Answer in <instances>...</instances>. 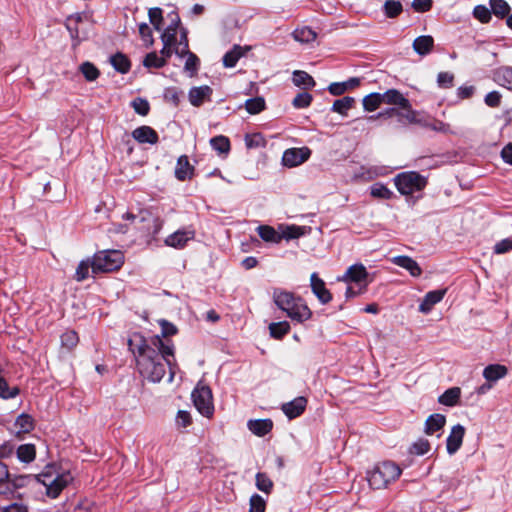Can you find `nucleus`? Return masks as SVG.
<instances>
[{
    "label": "nucleus",
    "mask_w": 512,
    "mask_h": 512,
    "mask_svg": "<svg viewBox=\"0 0 512 512\" xmlns=\"http://www.w3.org/2000/svg\"><path fill=\"white\" fill-rule=\"evenodd\" d=\"M128 346L134 354L139 373L153 383L162 380L169 367L168 382L174 380L178 368L174 358V345L170 340H162L160 336H153L145 340L141 336L129 339Z\"/></svg>",
    "instance_id": "nucleus-1"
},
{
    "label": "nucleus",
    "mask_w": 512,
    "mask_h": 512,
    "mask_svg": "<svg viewBox=\"0 0 512 512\" xmlns=\"http://www.w3.org/2000/svg\"><path fill=\"white\" fill-rule=\"evenodd\" d=\"M272 299L274 304L285 312L293 322L303 323L312 317V311L307 304L289 291L274 288Z\"/></svg>",
    "instance_id": "nucleus-2"
},
{
    "label": "nucleus",
    "mask_w": 512,
    "mask_h": 512,
    "mask_svg": "<svg viewBox=\"0 0 512 512\" xmlns=\"http://www.w3.org/2000/svg\"><path fill=\"white\" fill-rule=\"evenodd\" d=\"M37 480L45 487L46 495L51 499H56L73 481V476L70 471L60 470L55 465H48L37 476Z\"/></svg>",
    "instance_id": "nucleus-3"
},
{
    "label": "nucleus",
    "mask_w": 512,
    "mask_h": 512,
    "mask_svg": "<svg viewBox=\"0 0 512 512\" xmlns=\"http://www.w3.org/2000/svg\"><path fill=\"white\" fill-rule=\"evenodd\" d=\"M402 474V469L392 461H383L368 472L367 479L373 489H384L396 481Z\"/></svg>",
    "instance_id": "nucleus-4"
},
{
    "label": "nucleus",
    "mask_w": 512,
    "mask_h": 512,
    "mask_svg": "<svg viewBox=\"0 0 512 512\" xmlns=\"http://www.w3.org/2000/svg\"><path fill=\"white\" fill-rule=\"evenodd\" d=\"M124 263V256L119 250H103L95 253L91 261L92 273H107L119 269Z\"/></svg>",
    "instance_id": "nucleus-5"
},
{
    "label": "nucleus",
    "mask_w": 512,
    "mask_h": 512,
    "mask_svg": "<svg viewBox=\"0 0 512 512\" xmlns=\"http://www.w3.org/2000/svg\"><path fill=\"white\" fill-rule=\"evenodd\" d=\"M393 181L399 193L405 196L421 191L427 185L426 177L416 171L402 172Z\"/></svg>",
    "instance_id": "nucleus-6"
},
{
    "label": "nucleus",
    "mask_w": 512,
    "mask_h": 512,
    "mask_svg": "<svg viewBox=\"0 0 512 512\" xmlns=\"http://www.w3.org/2000/svg\"><path fill=\"white\" fill-rule=\"evenodd\" d=\"M187 35H188L187 30L185 28H181L179 43L175 47L174 51L178 57H180V58L186 57L184 70H185V72L189 73V75L192 77L197 73V71L199 69L200 61H199V58L189 50V43H188Z\"/></svg>",
    "instance_id": "nucleus-7"
},
{
    "label": "nucleus",
    "mask_w": 512,
    "mask_h": 512,
    "mask_svg": "<svg viewBox=\"0 0 512 512\" xmlns=\"http://www.w3.org/2000/svg\"><path fill=\"white\" fill-rule=\"evenodd\" d=\"M194 406L198 412L210 418L214 413L212 391L207 386L199 382L192 392Z\"/></svg>",
    "instance_id": "nucleus-8"
},
{
    "label": "nucleus",
    "mask_w": 512,
    "mask_h": 512,
    "mask_svg": "<svg viewBox=\"0 0 512 512\" xmlns=\"http://www.w3.org/2000/svg\"><path fill=\"white\" fill-rule=\"evenodd\" d=\"M311 155L308 147L289 148L284 151L282 156V164L285 167H297L306 162Z\"/></svg>",
    "instance_id": "nucleus-9"
},
{
    "label": "nucleus",
    "mask_w": 512,
    "mask_h": 512,
    "mask_svg": "<svg viewBox=\"0 0 512 512\" xmlns=\"http://www.w3.org/2000/svg\"><path fill=\"white\" fill-rule=\"evenodd\" d=\"M368 276L369 274L365 266L361 263H357L347 269L342 280L346 283H356L357 285L366 288L368 285Z\"/></svg>",
    "instance_id": "nucleus-10"
},
{
    "label": "nucleus",
    "mask_w": 512,
    "mask_h": 512,
    "mask_svg": "<svg viewBox=\"0 0 512 512\" xmlns=\"http://www.w3.org/2000/svg\"><path fill=\"white\" fill-rule=\"evenodd\" d=\"M0 496L14 499L18 496L16 484L10 480L8 467L0 461Z\"/></svg>",
    "instance_id": "nucleus-11"
},
{
    "label": "nucleus",
    "mask_w": 512,
    "mask_h": 512,
    "mask_svg": "<svg viewBox=\"0 0 512 512\" xmlns=\"http://www.w3.org/2000/svg\"><path fill=\"white\" fill-rule=\"evenodd\" d=\"M465 428L461 424L454 425L446 439V449L449 455H454L462 446Z\"/></svg>",
    "instance_id": "nucleus-12"
},
{
    "label": "nucleus",
    "mask_w": 512,
    "mask_h": 512,
    "mask_svg": "<svg viewBox=\"0 0 512 512\" xmlns=\"http://www.w3.org/2000/svg\"><path fill=\"white\" fill-rule=\"evenodd\" d=\"M213 90L208 85L192 87L188 93V99L192 106L200 107L205 102L211 101Z\"/></svg>",
    "instance_id": "nucleus-13"
},
{
    "label": "nucleus",
    "mask_w": 512,
    "mask_h": 512,
    "mask_svg": "<svg viewBox=\"0 0 512 512\" xmlns=\"http://www.w3.org/2000/svg\"><path fill=\"white\" fill-rule=\"evenodd\" d=\"M133 139L140 144H157L159 141L158 133L150 126L143 125L134 129L131 133Z\"/></svg>",
    "instance_id": "nucleus-14"
},
{
    "label": "nucleus",
    "mask_w": 512,
    "mask_h": 512,
    "mask_svg": "<svg viewBox=\"0 0 512 512\" xmlns=\"http://www.w3.org/2000/svg\"><path fill=\"white\" fill-rule=\"evenodd\" d=\"M194 237L195 233L193 230H177L165 239V244L176 249H182Z\"/></svg>",
    "instance_id": "nucleus-15"
},
{
    "label": "nucleus",
    "mask_w": 512,
    "mask_h": 512,
    "mask_svg": "<svg viewBox=\"0 0 512 512\" xmlns=\"http://www.w3.org/2000/svg\"><path fill=\"white\" fill-rule=\"evenodd\" d=\"M306 405L307 399L303 396H299L290 402L284 403L282 405V411L289 419H294L305 411Z\"/></svg>",
    "instance_id": "nucleus-16"
},
{
    "label": "nucleus",
    "mask_w": 512,
    "mask_h": 512,
    "mask_svg": "<svg viewBox=\"0 0 512 512\" xmlns=\"http://www.w3.org/2000/svg\"><path fill=\"white\" fill-rule=\"evenodd\" d=\"M447 289L433 290L426 293L419 305V311L428 314L433 307L439 303L445 296Z\"/></svg>",
    "instance_id": "nucleus-17"
},
{
    "label": "nucleus",
    "mask_w": 512,
    "mask_h": 512,
    "mask_svg": "<svg viewBox=\"0 0 512 512\" xmlns=\"http://www.w3.org/2000/svg\"><path fill=\"white\" fill-rule=\"evenodd\" d=\"M311 289L322 304H327L332 300V295L325 287V283L320 279L317 273L311 275Z\"/></svg>",
    "instance_id": "nucleus-18"
},
{
    "label": "nucleus",
    "mask_w": 512,
    "mask_h": 512,
    "mask_svg": "<svg viewBox=\"0 0 512 512\" xmlns=\"http://www.w3.org/2000/svg\"><path fill=\"white\" fill-rule=\"evenodd\" d=\"M508 374V368L502 364H489L483 369L482 375L487 382L493 385Z\"/></svg>",
    "instance_id": "nucleus-19"
},
{
    "label": "nucleus",
    "mask_w": 512,
    "mask_h": 512,
    "mask_svg": "<svg viewBox=\"0 0 512 512\" xmlns=\"http://www.w3.org/2000/svg\"><path fill=\"white\" fill-rule=\"evenodd\" d=\"M391 262L407 270L413 277H419L422 274V269L419 264L409 256H395L391 259Z\"/></svg>",
    "instance_id": "nucleus-20"
},
{
    "label": "nucleus",
    "mask_w": 512,
    "mask_h": 512,
    "mask_svg": "<svg viewBox=\"0 0 512 512\" xmlns=\"http://www.w3.org/2000/svg\"><path fill=\"white\" fill-rule=\"evenodd\" d=\"M193 172L194 168L191 166L188 157L186 155L180 156L175 168V177L179 181H185L187 179H191Z\"/></svg>",
    "instance_id": "nucleus-21"
},
{
    "label": "nucleus",
    "mask_w": 512,
    "mask_h": 512,
    "mask_svg": "<svg viewBox=\"0 0 512 512\" xmlns=\"http://www.w3.org/2000/svg\"><path fill=\"white\" fill-rule=\"evenodd\" d=\"M179 26L180 18L176 15L171 24L168 25V27L164 29L163 33L161 34L162 43H169V45H172L175 48L179 43V40H177V32Z\"/></svg>",
    "instance_id": "nucleus-22"
},
{
    "label": "nucleus",
    "mask_w": 512,
    "mask_h": 512,
    "mask_svg": "<svg viewBox=\"0 0 512 512\" xmlns=\"http://www.w3.org/2000/svg\"><path fill=\"white\" fill-rule=\"evenodd\" d=\"M446 424V417L442 414L435 413L430 415L425 422V433L427 435H434L441 431Z\"/></svg>",
    "instance_id": "nucleus-23"
},
{
    "label": "nucleus",
    "mask_w": 512,
    "mask_h": 512,
    "mask_svg": "<svg viewBox=\"0 0 512 512\" xmlns=\"http://www.w3.org/2000/svg\"><path fill=\"white\" fill-rule=\"evenodd\" d=\"M247 426L253 434L262 437L272 430L273 422L270 419L249 420Z\"/></svg>",
    "instance_id": "nucleus-24"
},
{
    "label": "nucleus",
    "mask_w": 512,
    "mask_h": 512,
    "mask_svg": "<svg viewBox=\"0 0 512 512\" xmlns=\"http://www.w3.org/2000/svg\"><path fill=\"white\" fill-rule=\"evenodd\" d=\"M248 50V47H241L240 45H235L230 51L225 53V55L223 56V65L226 68L235 67L238 60L241 57H243Z\"/></svg>",
    "instance_id": "nucleus-25"
},
{
    "label": "nucleus",
    "mask_w": 512,
    "mask_h": 512,
    "mask_svg": "<svg viewBox=\"0 0 512 512\" xmlns=\"http://www.w3.org/2000/svg\"><path fill=\"white\" fill-rule=\"evenodd\" d=\"M360 84V78L352 77L344 82H334L328 87L329 92L334 96H339L345 93L347 90L353 89Z\"/></svg>",
    "instance_id": "nucleus-26"
},
{
    "label": "nucleus",
    "mask_w": 512,
    "mask_h": 512,
    "mask_svg": "<svg viewBox=\"0 0 512 512\" xmlns=\"http://www.w3.org/2000/svg\"><path fill=\"white\" fill-rule=\"evenodd\" d=\"M383 103L389 105H396L399 107H407L408 99L396 89H389L384 93H381Z\"/></svg>",
    "instance_id": "nucleus-27"
},
{
    "label": "nucleus",
    "mask_w": 512,
    "mask_h": 512,
    "mask_svg": "<svg viewBox=\"0 0 512 512\" xmlns=\"http://www.w3.org/2000/svg\"><path fill=\"white\" fill-rule=\"evenodd\" d=\"M434 45V39L430 35H422L417 37L413 42V49L419 55H427L431 52Z\"/></svg>",
    "instance_id": "nucleus-28"
},
{
    "label": "nucleus",
    "mask_w": 512,
    "mask_h": 512,
    "mask_svg": "<svg viewBox=\"0 0 512 512\" xmlns=\"http://www.w3.org/2000/svg\"><path fill=\"white\" fill-rule=\"evenodd\" d=\"M460 397L461 389L459 387H451L439 396L438 402L448 407H454L458 404Z\"/></svg>",
    "instance_id": "nucleus-29"
},
{
    "label": "nucleus",
    "mask_w": 512,
    "mask_h": 512,
    "mask_svg": "<svg viewBox=\"0 0 512 512\" xmlns=\"http://www.w3.org/2000/svg\"><path fill=\"white\" fill-rule=\"evenodd\" d=\"M257 232L260 238L269 243H279L282 236L272 226L260 225L257 227Z\"/></svg>",
    "instance_id": "nucleus-30"
},
{
    "label": "nucleus",
    "mask_w": 512,
    "mask_h": 512,
    "mask_svg": "<svg viewBox=\"0 0 512 512\" xmlns=\"http://www.w3.org/2000/svg\"><path fill=\"white\" fill-rule=\"evenodd\" d=\"M292 37L299 43L308 44L315 41L317 34L309 27H301L292 32Z\"/></svg>",
    "instance_id": "nucleus-31"
},
{
    "label": "nucleus",
    "mask_w": 512,
    "mask_h": 512,
    "mask_svg": "<svg viewBox=\"0 0 512 512\" xmlns=\"http://www.w3.org/2000/svg\"><path fill=\"white\" fill-rule=\"evenodd\" d=\"M292 81L295 86L302 87L304 89L313 88L316 84L313 77L302 70H296L293 72Z\"/></svg>",
    "instance_id": "nucleus-32"
},
{
    "label": "nucleus",
    "mask_w": 512,
    "mask_h": 512,
    "mask_svg": "<svg viewBox=\"0 0 512 512\" xmlns=\"http://www.w3.org/2000/svg\"><path fill=\"white\" fill-rule=\"evenodd\" d=\"M495 81L512 91V67H503L495 72Z\"/></svg>",
    "instance_id": "nucleus-33"
},
{
    "label": "nucleus",
    "mask_w": 512,
    "mask_h": 512,
    "mask_svg": "<svg viewBox=\"0 0 512 512\" xmlns=\"http://www.w3.org/2000/svg\"><path fill=\"white\" fill-rule=\"evenodd\" d=\"M17 433H29L34 429L33 418L25 413L19 415L14 423Z\"/></svg>",
    "instance_id": "nucleus-34"
},
{
    "label": "nucleus",
    "mask_w": 512,
    "mask_h": 512,
    "mask_svg": "<svg viewBox=\"0 0 512 512\" xmlns=\"http://www.w3.org/2000/svg\"><path fill=\"white\" fill-rule=\"evenodd\" d=\"M282 239H296L305 235L307 228L298 225H284L280 226Z\"/></svg>",
    "instance_id": "nucleus-35"
},
{
    "label": "nucleus",
    "mask_w": 512,
    "mask_h": 512,
    "mask_svg": "<svg viewBox=\"0 0 512 512\" xmlns=\"http://www.w3.org/2000/svg\"><path fill=\"white\" fill-rule=\"evenodd\" d=\"M210 145L218 154L227 155L231 148L229 138L223 135H218L211 138Z\"/></svg>",
    "instance_id": "nucleus-36"
},
{
    "label": "nucleus",
    "mask_w": 512,
    "mask_h": 512,
    "mask_svg": "<svg viewBox=\"0 0 512 512\" xmlns=\"http://www.w3.org/2000/svg\"><path fill=\"white\" fill-rule=\"evenodd\" d=\"M110 62L114 69L122 74L127 73L131 67L129 59L122 53L111 56Z\"/></svg>",
    "instance_id": "nucleus-37"
},
{
    "label": "nucleus",
    "mask_w": 512,
    "mask_h": 512,
    "mask_svg": "<svg viewBox=\"0 0 512 512\" xmlns=\"http://www.w3.org/2000/svg\"><path fill=\"white\" fill-rule=\"evenodd\" d=\"M16 454L20 461L30 463L35 459L36 449L33 444H22L17 448Z\"/></svg>",
    "instance_id": "nucleus-38"
},
{
    "label": "nucleus",
    "mask_w": 512,
    "mask_h": 512,
    "mask_svg": "<svg viewBox=\"0 0 512 512\" xmlns=\"http://www.w3.org/2000/svg\"><path fill=\"white\" fill-rule=\"evenodd\" d=\"M290 331V324L287 321L273 322L269 325L271 337L282 339Z\"/></svg>",
    "instance_id": "nucleus-39"
},
{
    "label": "nucleus",
    "mask_w": 512,
    "mask_h": 512,
    "mask_svg": "<svg viewBox=\"0 0 512 512\" xmlns=\"http://www.w3.org/2000/svg\"><path fill=\"white\" fill-rule=\"evenodd\" d=\"M491 14L496 17L505 18L510 13V6L505 0H490Z\"/></svg>",
    "instance_id": "nucleus-40"
},
{
    "label": "nucleus",
    "mask_w": 512,
    "mask_h": 512,
    "mask_svg": "<svg viewBox=\"0 0 512 512\" xmlns=\"http://www.w3.org/2000/svg\"><path fill=\"white\" fill-rule=\"evenodd\" d=\"M363 108L365 111L373 112L383 104L381 93H371L363 98Z\"/></svg>",
    "instance_id": "nucleus-41"
},
{
    "label": "nucleus",
    "mask_w": 512,
    "mask_h": 512,
    "mask_svg": "<svg viewBox=\"0 0 512 512\" xmlns=\"http://www.w3.org/2000/svg\"><path fill=\"white\" fill-rule=\"evenodd\" d=\"M82 21V15L80 13L70 15L65 21V27L70 33L72 39L77 40L79 38L78 24Z\"/></svg>",
    "instance_id": "nucleus-42"
},
{
    "label": "nucleus",
    "mask_w": 512,
    "mask_h": 512,
    "mask_svg": "<svg viewBox=\"0 0 512 512\" xmlns=\"http://www.w3.org/2000/svg\"><path fill=\"white\" fill-rule=\"evenodd\" d=\"M355 103L353 97L345 96L341 99L334 101L332 105V111L337 112L341 115H346L347 111L350 110Z\"/></svg>",
    "instance_id": "nucleus-43"
},
{
    "label": "nucleus",
    "mask_w": 512,
    "mask_h": 512,
    "mask_svg": "<svg viewBox=\"0 0 512 512\" xmlns=\"http://www.w3.org/2000/svg\"><path fill=\"white\" fill-rule=\"evenodd\" d=\"M79 70L83 74L84 78L89 82L95 81L100 75L98 68L89 61L83 62L79 66Z\"/></svg>",
    "instance_id": "nucleus-44"
},
{
    "label": "nucleus",
    "mask_w": 512,
    "mask_h": 512,
    "mask_svg": "<svg viewBox=\"0 0 512 512\" xmlns=\"http://www.w3.org/2000/svg\"><path fill=\"white\" fill-rule=\"evenodd\" d=\"M401 110L398 109V121L402 123L403 119L407 121L409 124H414V121H418L416 119L418 112L417 110H414L411 106L410 101L408 100V106L407 107H400Z\"/></svg>",
    "instance_id": "nucleus-45"
},
{
    "label": "nucleus",
    "mask_w": 512,
    "mask_h": 512,
    "mask_svg": "<svg viewBox=\"0 0 512 512\" xmlns=\"http://www.w3.org/2000/svg\"><path fill=\"white\" fill-rule=\"evenodd\" d=\"M166 65L165 57H160L157 52H150L148 53L144 60H143V66L150 69V68H162Z\"/></svg>",
    "instance_id": "nucleus-46"
},
{
    "label": "nucleus",
    "mask_w": 512,
    "mask_h": 512,
    "mask_svg": "<svg viewBox=\"0 0 512 512\" xmlns=\"http://www.w3.org/2000/svg\"><path fill=\"white\" fill-rule=\"evenodd\" d=\"M370 194L374 198L379 199H391L393 196V192L382 183H375L370 187Z\"/></svg>",
    "instance_id": "nucleus-47"
},
{
    "label": "nucleus",
    "mask_w": 512,
    "mask_h": 512,
    "mask_svg": "<svg viewBox=\"0 0 512 512\" xmlns=\"http://www.w3.org/2000/svg\"><path fill=\"white\" fill-rule=\"evenodd\" d=\"M245 109L249 114H258L265 109V100L262 97L247 99Z\"/></svg>",
    "instance_id": "nucleus-48"
},
{
    "label": "nucleus",
    "mask_w": 512,
    "mask_h": 512,
    "mask_svg": "<svg viewBox=\"0 0 512 512\" xmlns=\"http://www.w3.org/2000/svg\"><path fill=\"white\" fill-rule=\"evenodd\" d=\"M79 342L78 334L74 330H67L61 335L62 347L72 350Z\"/></svg>",
    "instance_id": "nucleus-49"
},
{
    "label": "nucleus",
    "mask_w": 512,
    "mask_h": 512,
    "mask_svg": "<svg viewBox=\"0 0 512 512\" xmlns=\"http://www.w3.org/2000/svg\"><path fill=\"white\" fill-rule=\"evenodd\" d=\"M256 487L267 494H269L273 488V482L265 473L256 474Z\"/></svg>",
    "instance_id": "nucleus-50"
},
{
    "label": "nucleus",
    "mask_w": 512,
    "mask_h": 512,
    "mask_svg": "<svg viewBox=\"0 0 512 512\" xmlns=\"http://www.w3.org/2000/svg\"><path fill=\"white\" fill-rule=\"evenodd\" d=\"M402 4L399 1L387 0L384 4V12L388 18H395L402 12Z\"/></svg>",
    "instance_id": "nucleus-51"
},
{
    "label": "nucleus",
    "mask_w": 512,
    "mask_h": 512,
    "mask_svg": "<svg viewBox=\"0 0 512 512\" xmlns=\"http://www.w3.org/2000/svg\"><path fill=\"white\" fill-rule=\"evenodd\" d=\"M430 443L427 439L420 438L411 446L410 452L412 454L422 456L427 454L430 451Z\"/></svg>",
    "instance_id": "nucleus-52"
},
{
    "label": "nucleus",
    "mask_w": 512,
    "mask_h": 512,
    "mask_svg": "<svg viewBox=\"0 0 512 512\" xmlns=\"http://www.w3.org/2000/svg\"><path fill=\"white\" fill-rule=\"evenodd\" d=\"M131 106L133 107L134 111L141 116H146L150 111L149 102L141 97L135 98L131 102Z\"/></svg>",
    "instance_id": "nucleus-53"
},
{
    "label": "nucleus",
    "mask_w": 512,
    "mask_h": 512,
    "mask_svg": "<svg viewBox=\"0 0 512 512\" xmlns=\"http://www.w3.org/2000/svg\"><path fill=\"white\" fill-rule=\"evenodd\" d=\"M473 16L482 23H488L491 20V8L477 5L474 7Z\"/></svg>",
    "instance_id": "nucleus-54"
},
{
    "label": "nucleus",
    "mask_w": 512,
    "mask_h": 512,
    "mask_svg": "<svg viewBox=\"0 0 512 512\" xmlns=\"http://www.w3.org/2000/svg\"><path fill=\"white\" fill-rule=\"evenodd\" d=\"M150 23L157 30H161V25L163 22L162 10L158 7L150 8L148 12Z\"/></svg>",
    "instance_id": "nucleus-55"
},
{
    "label": "nucleus",
    "mask_w": 512,
    "mask_h": 512,
    "mask_svg": "<svg viewBox=\"0 0 512 512\" xmlns=\"http://www.w3.org/2000/svg\"><path fill=\"white\" fill-rule=\"evenodd\" d=\"M249 504V512H265L266 501L262 496L258 494H253L250 498Z\"/></svg>",
    "instance_id": "nucleus-56"
},
{
    "label": "nucleus",
    "mask_w": 512,
    "mask_h": 512,
    "mask_svg": "<svg viewBox=\"0 0 512 512\" xmlns=\"http://www.w3.org/2000/svg\"><path fill=\"white\" fill-rule=\"evenodd\" d=\"M312 99L311 94L302 92L295 96L292 103L295 108H306L311 104Z\"/></svg>",
    "instance_id": "nucleus-57"
},
{
    "label": "nucleus",
    "mask_w": 512,
    "mask_h": 512,
    "mask_svg": "<svg viewBox=\"0 0 512 512\" xmlns=\"http://www.w3.org/2000/svg\"><path fill=\"white\" fill-rule=\"evenodd\" d=\"M91 268V261L83 260L79 263L76 273L75 279L77 281H83L89 276V269Z\"/></svg>",
    "instance_id": "nucleus-58"
},
{
    "label": "nucleus",
    "mask_w": 512,
    "mask_h": 512,
    "mask_svg": "<svg viewBox=\"0 0 512 512\" xmlns=\"http://www.w3.org/2000/svg\"><path fill=\"white\" fill-rule=\"evenodd\" d=\"M453 81L454 75L450 72H440L437 76V84L440 88H451Z\"/></svg>",
    "instance_id": "nucleus-59"
},
{
    "label": "nucleus",
    "mask_w": 512,
    "mask_h": 512,
    "mask_svg": "<svg viewBox=\"0 0 512 512\" xmlns=\"http://www.w3.org/2000/svg\"><path fill=\"white\" fill-rule=\"evenodd\" d=\"M160 327H161V339L163 340L164 337L173 336L177 333V328L174 324L168 322L167 320H160L159 321Z\"/></svg>",
    "instance_id": "nucleus-60"
},
{
    "label": "nucleus",
    "mask_w": 512,
    "mask_h": 512,
    "mask_svg": "<svg viewBox=\"0 0 512 512\" xmlns=\"http://www.w3.org/2000/svg\"><path fill=\"white\" fill-rule=\"evenodd\" d=\"M181 96H182V91H180L176 87H169V88L165 89L164 98L167 101L172 102L176 106L180 103Z\"/></svg>",
    "instance_id": "nucleus-61"
},
{
    "label": "nucleus",
    "mask_w": 512,
    "mask_h": 512,
    "mask_svg": "<svg viewBox=\"0 0 512 512\" xmlns=\"http://www.w3.org/2000/svg\"><path fill=\"white\" fill-rule=\"evenodd\" d=\"M139 34L147 46H151L154 43V39L152 37V31H151L150 27L148 26V24L141 23L139 25Z\"/></svg>",
    "instance_id": "nucleus-62"
},
{
    "label": "nucleus",
    "mask_w": 512,
    "mask_h": 512,
    "mask_svg": "<svg viewBox=\"0 0 512 512\" xmlns=\"http://www.w3.org/2000/svg\"><path fill=\"white\" fill-rule=\"evenodd\" d=\"M245 144L248 148H255L264 145V138L261 134L256 133L245 136Z\"/></svg>",
    "instance_id": "nucleus-63"
},
{
    "label": "nucleus",
    "mask_w": 512,
    "mask_h": 512,
    "mask_svg": "<svg viewBox=\"0 0 512 512\" xmlns=\"http://www.w3.org/2000/svg\"><path fill=\"white\" fill-rule=\"evenodd\" d=\"M512 251V239L511 238H505L494 246V253L496 254H503L506 252Z\"/></svg>",
    "instance_id": "nucleus-64"
}]
</instances>
